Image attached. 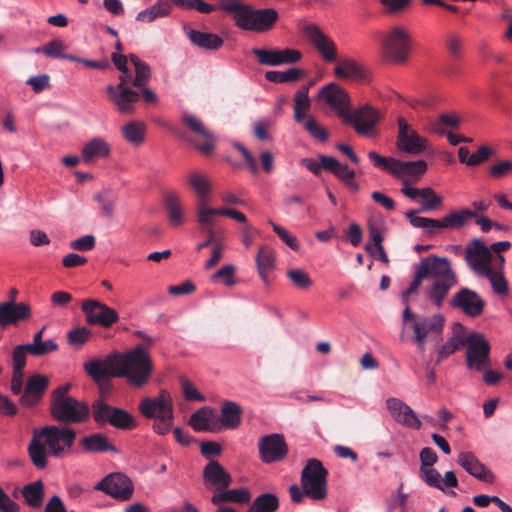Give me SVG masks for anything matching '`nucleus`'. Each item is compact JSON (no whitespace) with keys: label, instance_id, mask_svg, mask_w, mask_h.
<instances>
[{"label":"nucleus","instance_id":"obj_1","mask_svg":"<svg viewBox=\"0 0 512 512\" xmlns=\"http://www.w3.org/2000/svg\"><path fill=\"white\" fill-rule=\"evenodd\" d=\"M423 279L429 282L425 288L426 296L437 308L442 307L449 291L458 283V276L448 258L429 255L417 265L413 281L402 293V301L406 306L409 295L418 290Z\"/></svg>","mask_w":512,"mask_h":512},{"label":"nucleus","instance_id":"obj_2","mask_svg":"<svg viewBox=\"0 0 512 512\" xmlns=\"http://www.w3.org/2000/svg\"><path fill=\"white\" fill-rule=\"evenodd\" d=\"M76 431L68 426L46 425L34 428L27 447L32 464L43 470L48 465V457L63 458L72 451L76 440Z\"/></svg>","mask_w":512,"mask_h":512},{"label":"nucleus","instance_id":"obj_3","mask_svg":"<svg viewBox=\"0 0 512 512\" xmlns=\"http://www.w3.org/2000/svg\"><path fill=\"white\" fill-rule=\"evenodd\" d=\"M219 5L223 11L233 13L235 25L245 31L267 32L278 19V12L275 9H255L240 0H219Z\"/></svg>","mask_w":512,"mask_h":512},{"label":"nucleus","instance_id":"obj_4","mask_svg":"<svg viewBox=\"0 0 512 512\" xmlns=\"http://www.w3.org/2000/svg\"><path fill=\"white\" fill-rule=\"evenodd\" d=\"M119 378H125L134 387L146 385L153 373L149 352L141 344L124 352H118Z\"/></svg>","mask_w":512,"mask_h":512},{"label":"nucleus","instance_id":"obj_5","mask_svg":"<svg viewBox=\"0 0 512 512\" xmlns=\"http://www.w3.org/2000/svg\"><path fill=\"white\" fill-rule=\"evenodd\" d=\"M69 389V385H64L52 392L50 413L53 419L61 423H83L89 418V406L87 403L69 396Z\"/></svg>","mask_w":512,"mask_h":512},{"label":"nucleus","instance_id":"obj_6","mask_svg":"<svg viewBox=\"0 0 512 512\" xmlns=\"http://www.w3.org/2000/svg\"><path fill=\"white\" fill-rule=\"evenodd\" d=\"M403 321L410 322L413 329V341L424 351L426 339L438 338L444 329V316L436 313L431 316H418L411 312L409 305L403 311Z\"/></svg>","mask_w":512,"mask_h":512},{"label":"nucleus","instance_id":"obj_7","mask_svg":"<svg viewBox=\"0 0 512 512\" xmlns=\"http://www.w3.org/2000/svg\"><path fill=\"white\" fill-rule=\"evenodd\" d=\"M327 476L328 471L320 460L309 459L301 472L300 479L305 496L315 501L324 500L328 494Z\"/></svg>","mask_w":512,"mask_h":512},{"label":"nucleus","instance_id":"obj_8","mask_svg":"<svg viewBox=\"0 0 512 512\" xmlns=\"http://www.w3.org/2000/svg\"><path fill=\"white\" fill-rule=\"evenodd\" d=\"M410 49V36L401 26H395L381 37V55L387 62L400 64L406 62Z\"/></svg>","mask_w":512,"mask_h":512},{"label":"nucleus","instance_id":"obj_9","mask_svg":"<svg viewBox=\"0 0 512 512\" xmlns=\"http://www.w3.org/2000/svg\"><path fill=\"white\" fill-rule=\"evenodd\" d=\"M467 346L466 364L469 370L482 372L490 364V343L484 334L470 333L463 341Z\"/></svg>","mask_w":512,"mask_h":512},{"label":"nucleus","instance_id":"obj_10","mask_svg":"<svg viewBox=\"0 0 512 512\" xmlns=\"http://www.w3.org/2000/svg\"><path fill=\"white\" fill-rule=\"evenodd\" d=\"M93 418L100 425L110 424L118 429H131L136 426L133 416L126 410L108 405L104 401H96L92 405Z\"/></svg>","mask_w":512,"mask_h":512},{"label":"nucleus","instance_id":"obj_11","mask_svg":"<svg viewBox=\"0 0 512 512\" xmlns=\"http://www.w3.org/2000/svg\"><path fill=\"white\" fill-rule=\"evenodd\" d=\"M379 120V113L369 104H365L353 111H349L343 123L350 125L361 136H376V124Z\"/></svg>","mask_w":512,"mask_h":512},{"label":"nucleus","instance_id":"obj_12","mask_svg":"<svg viewBox=\"0 0 512 512\" xmlns=\"http://www.w3.org/2000/svg\"><path fill=\"white\" fill-rule=\"evenodd\" d=\"M139 411L149 419H174L173 398L165 389H161L157 396L143 398L139 403Z\"/></svg>","mask_w":512,"mask_h":512},{"label":"nucleus","instance_id":"obj_13","mask_svg":"<svg viewBox=\"0 0 512 512\" xmlns=\"http://www.w3.org/2000/svg\"><path fill=\"white\" fill-rule=\"evenodd\" d=\"M397 148L410 155H420L428 148V141L422 137L403 117L397 119Z\"/></svg>","mask_w":512,"mask_h":512},{"label":"nucleus","instance_id":"obj_14","mask_svg":"<svg viewBox=\"0 0 512 512\" xmlns=\"http://www.w3.org/2000/svg\"><path fill=\"white\" fill-rule=\"evenodd\" d=\"M94 489L102 491L116 500L127 501L133 495L134 485L129 477L117 472L105 476L94 486Z\"/></svg>","mask_w":512,"mask_h":512},{"label":"nucleus","instance_id":"obj_15","mask_svg":"<svg viewBox=\"0 0 512 512\" xmlns=\"http://www.w3.org/2000/svg\"><path fill=\"white\" fill-rule=\"evenodd\" d=\"M492 260L491 250L481 239L475 238L466 245L465 262L476 276L490 268Z\"/></svg>","mask_w":512,"mask_h":512},{"label":"nucleus","instance_id":"obj_16","mask_svg":"<svg viewBox=\"0 0 512 512\" xmlns=\"http://www.w3.org/2000/svg\"><path fill=\"white\" fill-rule=\"evenodd\" d=\"M84 370L96 382L108 378H119L118 352L109 353L105 358H95L85 362Z\"/></svg>","mask_w":512,"mask_h":512},{"label":"nucleus","instance_id":"obj_17","mask_svg":"<svg viewBox=\"0 0 512 512\" xmlns=\"http://www.w3.org/2000/svg\"><path fill=\"white\" fill-rule=\"evenodd\" d=\"M82 311L89 324L101 325L104 328L112 326L119 320L118 313L97 300H86L82 303Z\"/></svg>","mask_w":512,"mask_h":512},{"label":"nucleus","instance_id":"obj_18","mask_svg":"<svg viewBox=\"0 0 512 512\" xmlns=\"http://www.w3.org/2000/svg\"><path fill=\"white\" fill-rule=\"evenodd\" d=\"M450 306L470 317H478L484 310L485 301L476 291L461 288L450 299Z\"/></svg>","mask_w":512,"mask_h":512},{"label":"nucleus","instance_id":"obj_19","mask_svg":"<svg viewBox=\"0 0 512 512\" xmlns=\"http://www.w3.org/2000/svg\"><path fill=\"white\" fill-rule=\"evenodd\" d=\"M259 454L264 463L278 462L284 459L288 453V448L283 435L269 434L259 440Z\"/></svg>","mask_w":512,"mask_h":512},{"label":"nucleus","instance_id":"obj_20","mask_svg":"<svg viewBox=\"0 0 512 512\" xmlns=\"http://www.w3.org/2000/svg\"><path fill=\"white\" fill-rule=\"evenodd\" d=\"M385 404L386 409L395 422L404 427L415 430H419L421 428L422 423L419 417L404 401L396 397H389L386 399Z\"/></svg>","mask_w":512,"mask_h":512},{"label":"nucleus","instance_id":"obj_21","mask_svg":"<svg viewBox=\"0 0 512 512\" xmlns=\"http://www.w3.org/2000/svg\"><path fill=\"white\" fill-rule=\"evenodd\" d=\"M32 318V307L25 302L5 301L0 303V327L16 326Z\"/></svg>","mask_w":512,"mask_h":512},{"label":"nucleus","instance_id":"obj_22","mask_svg":"<svg viewBox=\"0 0 512 512\" xmlns=\"http://www.w3.org/2000/svg\"><path fill=\"white\" fill-rule=\"evenodd\" d=\"M319 95L343 121L351 110L348 93L338 84L329 83L321 88Z\"/></svg>","mask_w":512,"mask_h":512},{"label":"nucleus","instance_id":"obj_23","mask_svg":"<svg viewBox=\"0 0 512 512\" xmlns=\"http://www.w3.org/2000/svg\"><path fill=\"white\" fill-rule=\"evenodd\" d=\"M304 33L326 62L332 63L337 60V48L335 43L326 36L318 26L314 24L306 25L304 27Z\"/></svg>","mask_w":512,"mask_h":512},{"label":"nucleus","instance_id":"obj_24","mask_svg":"<svg viewBox=\"0 0 512 512\" xmlns=\"http://www.w3.org/2000/svg\"><path fill=\"white\" fill-rule=\"evenodd\" d=\"M106 93L122 114H133L134 104L139 100V93L127 86L108 85Z\"/></svg>","mask_w":512,"mask_h":512},{"label":"nucleus","instance_id":"obj_25","mask_svg":"<svg viewBox=\"0 0 512 512\" xmlns=\"http://www.w3.org/2000/svg\"><path fill=\"white\" fill-rule=\"evenodd\" d=\"M457 463L471 476L483 482L492 483L494 474L472 452H460Z\"/></svg>","mask_w":512,"mask_h":512},{"label":"nucleus","instance_id":"obj_26","mask_svg":"<svg viewBox=\"0 0 512 512\" xmlns=\"http://www.w3.org/2000/svg\"><path fill=\"white\" fill-rule=\"evenodd\" d=\"M203 480L208 489L217 491L226 489L232 483V477L217 461H210L203 469Z\"/></svg>","mask_w":512,"mask_h":512},{"label":"nucleus","instance_id":"obj_27","mask_svg":"<svg viewBox=\"0 0 512 512\" xmlns=\"http://www.w3.org/2000/svg\"><path fill=\"white\" fill-rule=\"evenodd\" d=\"M49 384V378L45 375L36 374L29 377L24 393L20 398L22 405L32 407L36 405Z\"/></svg>","mask_w":512,"mask_h":512},{"label":"nucleus","instance_id":"obj_28","mask_svg":"<svg viewBox=\"0 0 512 512\" xmlns=\"http://www.w3.org/2000/svg\"><path fill=\"white\" fill-rule=\"evenodd\" d=\"M181 120L190 130L204 138L202 144H195L198 150L205 154H209L214 150L212 133L205 128L203 123L196 116L190 113H184Z\"/></svg>","mask_w":512,"mask_h":512},{"label":"nucleus","instance_id":"obj_29","mask_svg":"<svg viewBox=\"0 0 512 512\" xmlns=\"http://www.w3.org/2000/svg\"><path fill=\"white\" fill-rule=\"evenodd\" d=\"M111 153V146L103 137H94L86 142L81 149L82 160L86 164L96 159H105Z\"/></svg>","mask_w":512,"mask_h":512},{"label":"nucleus","instance_id":"obj_30","mask_svg":"<svg viewBox=\"0 0 512 512\" xmlns=\"http://www.w3.org/2000/svg\"><path fill=\"white\" fill-rule=\"evenodd\" d=\"M334 75L340 79L359 81L366 78L367 71L354 59L344 57L337 61V65L334 67Z\"/></svg>","mask_w":512,"mask_h":512},{"label":"nucleus","instance_id":"obj_31","mask_svg":"<svg viewBox=\"0 0 512 512\" xmlns=\"http://www.w3.org/2000/svg\"><path fill=\"white\" fill-rule=\"evenodd\" d=\"M189 424L197 432H217L220 430L218 417L209 407H202L194 412L190 417Z\"/></svg>","mask_w":512,"mask_h":512},{"label":"nucleus","instance_id":"obj_32","mask_svg":"<svg viewBox=\"0 0 512 512\" xmlns=\"http://www.w3.org/2000/svg\"><path fill=\"white\" fill-rule=\"evenodd\" d=\"M164 205L171 226L178 227L185 222V210L180 196L174 192H167L164 196Z\"/></svg>","mask_w":512,"mask_h":512},{"label":"nucleus","instance_id":"obj_33","mask_svg":"<svg viewBox=\"0 0 512 512\" xmlns=\"http://www.w3.org/2000/svg\"><path fill=\"white\" fill-rule=\"evenodd\" d=\"M188 39L197 47L206 50L219 49L224 41L217 34L202 32L193 28L184 27Z\"/></svg>","mask_w":512,"mask_h":512},{"label":"nucleus","instance_id":"obj_34","mask_svg":"<svg viewBox=\"0 0 512 512\" xmlns=\"http://www.w3.org/2000/svg\"><path fill=\"white\" fill-rule=\"evenodd\" d=\"M242 408L234 401H224L221 406V416L218 418V423L226 429H236L240 426L242 421Z\"/></svg>","mask_w":512,"mask_h":512},{"label":"nucleus","instance_id":"obj_35","mask_svg":"<svg viewBox=\"0 0 512 512\" xmlns=\"http://www.w3.org/2000/svg\"><path fill=\"white\" fill-rule=\"evenodd\" d=\"M187 183L190 189L197 195L198 202L208 201L209 195L212 192V182L208 176L199 171H193L187 176Z\"/></svg>","mask_w":512,"mask_h":512},{"label":"nucleus","instance_id":"obj_36","mask_svg":"<svg viewBox=\"0 0 512 512\" xmlns=\"http://www.w3.org/2000/svg\"><path fill=\"white\" fill-rule=\"evenodd\" d=\"M251 499V495L248 489L246 488H236V489H228V490H219L214 493L211 498V502L214 505L222 506V503H238L245 504L248 503Z\"/></svg>","mask_w":512,"mask_h":512},{"label":"nucleus","instance_id":"obj_37","mask_svg":"<svg viewBox=\"0 0 512 512\" xmlns=\"http://www.w3.org/2000/svg\"><path fill=\"white\" fill-rule=\"evenodd\" d=\"M478 277L486 278L492 288L494 294L500 297L507 296L509 293V283L505 276V272L500 269H493L491 266L485 272L481 273Z\"/></svg>","mask_w":512,"mask_h":512},{"label":"nucleus","instance_id":"obj_38","mask_svg":"<svg viewBox=\"0 0 512 512\" xmlns=\"http://www.w3.org/2000/svg\"><path fill=\"white\" fill-rule=\"evenodd\" d=\"M216 216H222V207H210L208 205V201L198 202L196 209V221L204 231L214 229Z\"/></svg>","mask_w":512,"mask_h":512},{"label":"nucleus","instance_id":"obj_39","mask_svg":"<svg viewBox=\"0 0 512 512\" xmlns=\"http://www.w3.org/2000/svg\"><path fill=\"white\" fill-rule=\"evenodd\" d=\"M405 216L409 219L412 226L423 229L424 233L427 235H437L441 230L445 229L442 219L439 220L416 216L415 210L407 211Z\"/></svg>","mask_w":512,"mask_h":512},{"label":"nucleus","instance_id":"obj_40","mask_svg":"<svg viewBox=\"0 0 512 512\" xmlns=\"http://www.w3.org/2000/svg\"><path fill=\"white\" fill-rule=\"evenodd\" d=\"M172 11V4L169 0H159L151 7L140 11L136 20L143 23H150L157 18L166 17Z\"/></svg>","mask_w":512,"mask_h":512},{"label":"nucleus","instance_id":"obj_41","mask_svg":"<svg viewBox=\"0 0 512 512\" xmlns=\"http://www.w3.org/2000/svg\"><path fill=\"white\" fill-rule=\"evenodd\" d=\"M81 445L85 451L92 453L116 451L115 446L109 443L107 437L101 433H94L84 437L81 440Z\"/></svg>","mask_w":512,"mask_h":512},{"label":"nucleus","instance_id":"obj_42","mask_svg":"<svg viewBox=\"0 0 512 512\" xmlns=\"http://www.w3.org/2000/svg\"><path fill=\"white\" fill-rule=\"evenodd\" d=\"M256 265L260 278L268 283V273L275 267L274 252L267 247H260L256 255Z\"/></svg>","mask_w":512,"mask_h":512},{"label":"nucleus","instance_id":"obj_43","mask_svg":"<svg viewBox=\"0 0 512 512\" xmlns=\"http://www.w3.org/2000/svg\"><path fill=\"white\" fill-rule=\"evenodd\" d=\"M121 133L128 143L139 146L145 140L146 125L140 121H131L122 126Z\"/></svg>","mask_w":512,"mask_h":512},{"label":"nucleus","instance_id":"obj_44","mask_svg":"<svg viewBox=\"0 0 512 512\" xmlns=\"http://www.w3.org/2000/svg\"><path fill=\"white\" fill-rule=\"evenodd\" d=\"M427 170V163L424 160L417 161H400L397 160L394 168V176H420Z\"/></svg>","mask_w":512,"mask_h":512},{"label":"nucleus","instance_id":"obj_45","mask_svg":"<svg viewBox=\"0 0 512 512\" xmlns=\"http://www.w3.org/2000/svg\"><path fill=\"white\" fill-rule=\"evenodd\" d=\"M474 217H476V212L465 208L452 211L451 213L445 215L442 220L445 229H460Z\"/></svg>","mask_w":512,"mask_h":512},{"label":"nucleus","instance_id":"obj_46","mask_svg":"<svg viewBox=\"0 0 512 512\" xmlns=\"http://www.w3.org/2000/svg\"><path fill=\"white\" fill-rule=\"evenodd\" d=\"M129 59L135 68V77L133 78L132 84L135 87L142 88L148 83L151 77L150 67L135 54H130Z\"/></svg>","mask_w":512,"mask_h":512},{"label":"nucleus","instance_id":"obj_47","mask_svg":"<svg viewBox=\"0 0 512 512\" xmlns=\"http://www.w3.org/2000/svg\"><path fill=\"white\" fill-rule=\"evenodd\" d=\"M22 494L29 506L33 508L40 507L44 496V486L42 481L38 480L26 485L23 488Z\"/></svg>","mask_w":512,"mask_h":512},{"label":"nucleus","instance_id":"obj_48","mask_svg":"<svg viewBox=\"0 0 512 512\" xmlns=\"http://www.w3.org/2000/svg\"><path fill=\"white\" fill-rule=\"evenodd\" d=\"M279 507L276 495L264 493L255 498L249 508V512H275Z\"/></svg>","mask_w":512,"mask_h":512},{"label":"nucleus","instance_id":"obj_49","mask_svg":"<svg viewBox=\"0 0 512 512\" xmlns=\"http://www.w3.org/2000/svg\"><path fill=\"white\" fill-rule=\"evenodd\" d=\"M303 75V71L299 68H290L286 71H267L266 80L273 83H285L298 80Z\"/></svg>","mask_w":512,"mask_h":512},{"label":"nucleus","instance_id":"obj_50","mask_svg":"<svg viewBox=\"0 0 512 512\" xmlns=\"http://www.w3.org/2000/svg\"><path fill=\"white\" fill-rule=\"evenodd\" d=\"M295 105H294V118L295 121L301 123L304 121L303 112L310 108V98L308 95V88L302 87L295 94Z\"/></svg>","mask_w":512,"mask_h":512},{"label":"nucleus","instance_id":"obj_51","mask_svg":"<svg viewBox=\"0 0 512 512\" xmlns=\"http://www.w3.org/2000/svg\"><path fill=\"white\" fill-rule=\"evenodd\" d=\"M421 208L417 212H427L436 209L442 204V198L430 188H422Z\"/></svg>","mask_w":512,"mask_h":512},{"label":"nucleus","instance_id":"obj_52","mask_svg":"<svg viewBox=\"0 0 512 512\" xmlns=\"http://www.w3.org/2000/svg\"><path fill=\"white\" fill-rule=\"evenodd\" d=\"M252 53L257 57L261 65L280 66L281 60L278 57V49L253 48Z\"/></svg>","mask_w":512,"mask_h":512},{"label":"nucleus","instance_id":"obj_53","mask_svg":"<svg viewBox=\"0 0 512 512\" xmlns=\"http://www.w3.org/2000/svg\"><path fill=\"white\" fill-rule=\"evenodd\" d=\"M419 476L429 487L443 490L442 476L435 468H433V466L420 467Z\"/></svg>","mask_w":512,"mask_h":512},{"label":"nucleus","instance_id":"obj_54","mask_svg":"<svg viewBox=\"0 0 512 512\" xmlns=\"http://www.w3.org/2000/svg\"><path fill=\"white\" fill-rule=\"evenodd\" d=\"M25 347L31 355L40 357L56 351L58 344L54 340L48 339L37 343L25 344Z\"/></svg>","mask_w":512,"mask_h":512},{"label":"nucleus","instance_id":"obj_55","mask_svg":"<svg viewBox=\"0 0 512 512\" xmlns=\"http://www.w3.org/2000/svg\"><path fill=\"white\" fill-rule=\"evenodd\" d=\"M334 175L351 191L357 192L359 190V185L354 179L355 172L351 170L347 165L341 163L335 171Z\"/></svg>","mask_w":512,"mask_h":512},{"label":"nucleus","instance_id":"obj_56","mask_svg":"<svg viewBox=\"0 0 512 512\" xmlns=\"http://www.w3.org/2000/svg\"><path fill=\"white\" fill-rule=\"evenodd\" d=\"M488 173L496 180L512 176V160L502 159L495 162L489 167Z\"/></svg>","mask_w":512,"mask_h":512},{"label":"nucleus","instance_id":"obj_57","mask_svg":"<svg viewBox=\"0 0 512 512\" xmlns=\"http://www.w3.org/2000/svg\"><path fill=\"white\" fill-rule=\"evenodd\" d=\"M289 280L298 288L307 289L312 286L313 281L308 273L300 268L290 269L286 273Z\"/></svg>","mask_w":512,"mask_h":512},{"label":"nucleus","instance_id":"obj_58","mask_svg":"<svg viewBox=\"0 0 512 512\" xmlns=\"http://www.w3.org/2000/svg\"><path fill=\"white\" fill-rule=\"evenodd\" d=\"M268 223L271 225L273 231L278 235V237L293 251H298L300 249V244L297 238L292 235L287 229L276 224L272 220H269Z\"/></svg>","mask_w":512,"mask_h":512},{"label":"nucleus","instance_id":"obj_59","mask_svg":"<svg viewBox=\"0 0 512 512\" xmlns=\"http://www.w3.org/2000/svg\"><path fill=\"white\" fill-rule=\"evenodd\" d=\"M368 158L375 167L381 168L392 175L394 174V168L397 163V159L393 157H384L378 154L376 151H369Z\"/></svg>","mask_w":512,"mask_h":512},{"label":"nucleus","instance_id":"obj_60","mask_svg":"<svg viewBox=\"0 0 512 512\" xmlns=\"http://www.w3.org/2000/svg\"><path fill=\"white\" fill-rule=\"evenodd\" d=\"M181 390L184 398L191 402H204L205 397L197 390L193 383L187 378H180Z\"/></svg>","mask_w":512,"mask_h":512},{"label":"nucleus","instance_id":"obj_61","mask_svg":"<svg viewBox=\"0 0 512 512\" xmlns=\"http://www.w3.org/2000/svg\"><path fill=\"white\" fill-rule=\"evenodd\" d=\"M307 132L315 139L325 142L328 139V133L314 118L309 117L304 122Z\"/></svg>","mask_w":512,"mask_h":512},{"label":"nucleus","instance_id":"obj_62","mask_svg":"<svg viewBox=\"0 0 512 512\" xmlns=\"http://www.w3.org/2000/svg\"><path fill=\"white\" fill-rule=\"evenodd\" d=\"M463 341L464 339H461L459 336L451 337L440 347L437 362H441L443 359H446L453 354L461 345H463Z\"/></svg>","mask_w":512,"mask_h":512},{"label":"nucleus","instance_id":"obj_63","mask_svg":"<svg viewBox=\"0 0 512 512\" xmlns=\"http://www.w3.org/2000/svg\"><path fill=\"white\" fill-rule=\"evenodd\" d=\"M64 49H65V45H64L63 41H61L59 39H54V40H51L50 42H48L42 48L37 49V52H42L43 54H45L48 57L63 59Z\"/></svg>","mask_w":512,"mask_h":512},{"label":"nucleus","instance_id":"obj_64","mask_svg":"<svg viewBox=\"0 0 512 512\" xmlns=\"http://www.w3.org/2000/svg\"><path fill=\"white\" fill-rule=\"evenodd\" d=\"M91 337V331L86 327H79L68 333V342L72 346L80 347Z\"/></svg>","mask_w":512,"mask_h":512}]
</instances>
